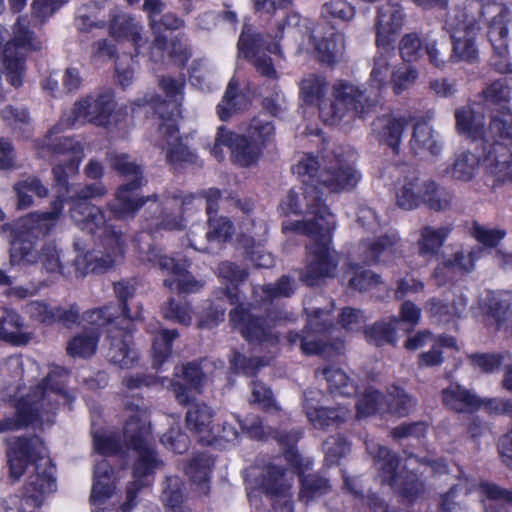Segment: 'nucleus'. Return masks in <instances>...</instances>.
Listing matches in <instances>:
<instances>
[{
  "label": "nucleus",
  "mask_w": 512,
  "mask_h": 512,
  "mask_svg": "<svg viewBox=\"0 0 512 512\" xmlns=\"http://www.w3.org/2000/svg\"><path fill=\"white\" fill-rule=\"evenodd\" d=\"M160 87L168 101L155 106V111L162 119L158 132L161 140L158 145L167 149L166 158L170 163L192 161L193 154L181 142L177 128V118L180 115V104L183 100L184 79L163 77Z\"/></svg>",
  "instance_id": "1a4fd4ad"
},
{
  "label": "nucleus",
  "mask_w": 512,
  "mask_h": 512,
  "mask_svg": "<svg viewBox=\"0 0 512 512\" xmlns=\"http://www.w3.org/2000/svg\"><path fill=\"white\" fill-rule=\"evenodd\" d=\"M161 500L166 507H169L172 512L179 509H188L183 507L184 501L183 483L177 476L166 477L163 482V489Z\"/></svg>",
  "instance_id": "5fc2aeb1"
},
{
  "label": "nucleus",
  "mask_w": 512,
  "mask_h": 512,
  "mask_svg": "<svg viewBox=\"0 0 512 512\" xmlns=\"http://www.w3.org/2000/svg\"><path fill=\"white\" fill-rule=\"evenodd\" d=\"M107 160L113 170L129 179L117 189L115 199L108 204V209L117 219L133 216L145 203L133 195L134 191L145 184L142 168L126 153L111 151L107 153Z\"/></svg>",
  "instance_id": "ddd939ff"
},
{
  "label": "nucleus",
  "mask_w": 512,
  "mask_h": 512,
  "mask_svg": "<svg viewBox=\"0 0 512 512\" xmlns=\"http://www.w3.org/2000/svg\"><path fill=\"white\" fill-rule=\"evenodd\" d=\"M45 145L51 147L52 152L57 156L63 157V159L59 160V163L52 169L57 187V196L52 202L51 210L42 213L33 212L27 219V222L30 223L29 227H34L33 225L36 223L37 228L43 232L51 230L55 225L63 211L66 197L74 200L70 209L71 212L78 203H88L87 199L102 197L107 192L101 183L89 185L69 184L68 178L78 172L79 164L84 158V148L80 142L70 138H60L54 143L50 136Z\"/></svg>",
  "instance_id": "f03ea898"
},
{
  "label": "nucleus",
  "mask_w": 512,
  "mask_h": 512,
  "mask_svg": "<svg viewBox=\"0 0 512 512\" xmlns=\"http://www.w3.org/2000/svg\"><path fill=\"white\" fill-rule=\"evenodd\" d=\"M419 71L409 65H402L391 72V84L393 91L400 94L412 87L418 79Z\"/></svg>",
  "instance_id": "0e129e2a"
},
{
  "label": "nucleus",
  "mask_w": 512,
  "mask_h": 512,
  "mask_svg": "<svg viewBox=\"0 0 512 512\" xmlns=\"http://www.w3.org/2000/svg\"><path fill=\"white\" fill-rule=\"evenodd\" d=\"M24 324L20 315L5 306H0V340L24 345L31 340V334L23 331Z\"/></svg>",
  "instance_id": "4c0bfd02"
},
{
  "label": "nucleus",
  "mask_w": 512,
  "mask_h": 512,
  "mask_svg": "<svg viewBox=\"0 0 512 512\" xmlns=\"http://www.w3.org/2000/svg\"><path fill=\"white\" fill-rule=\"evenodd\" d=\"M141 259L151 262L170 275V278L164 280V286L170 290H176L179 293H194L199 291L204 285L203 282L196 280L187 271L189 267L187 261L182 262L174 257L163 255L155 247H149Z\"/></svg>",
  "instance_id": "6ab92c4d"
},
{
  "label": "nucleus",
  "mask_w": 512,
  "mask_h": 512,
  "mask_svg": "<svg viewBox=\"0 0 512 512\" xmlns=\"http://www.w3.org/2000/svg\"><path fill=\"white\" fill-rule=\"evenodd\" d=\"M251 402L257 403L267 412H279L280 407L276 403L271 390L263 383L254 381L251 387Z\"/></svg>",
  "instance_id": "338daca9"
},
{
  "label": "nucleus",
  "mask_w": 512,
  "mask_h": 512,
  "mask_svg": "<svg viewBox=\"0 0 512 512\" xmlns=\"http://www.w3.org/2000/svg\"><path fill=\"white\" fill-rule=\"evenodd\" d=\"M404 17L403 9L398 3L388 1L378 8L375 26L379 47L389 46L392 37L402 28Z\"/></svg>",
  "instance_id": "c756f323"
},
{
  "label": "nucleus",
  "mask_w": 512,
  "mask_h": 512,
  "mask_svg": "<svg viewBox=\"0 0 512 512\" xmlns=\"http://www.w3.org/2000/svg\"><path fill=\"white\" fill-rule=\"evenodd\" d=\"M355 14V7L346 0H330L321 8V16L325 19L349 22Z\"/></svg>",
  "instance_id": "052dcab7"
},
{
  "label": "nucleus",
  "mask_w": 512,
  "mask_h": 512,
  "mask_svg": "<svg viewBox=\"0 0 512 512\" xmlns=\"http://www.w3.org/2000/svg\"><path fill=\"white\" fill-rule=\"evenodd\" d=\"M314 44L317 58L325 64H334L342 59L345 52V36L329 27L325 33L318 27L309 36Z\"/></svg>",
  "instance_id": "cd10ccee"
},
{
  "label": "nucleus",
  "mask_w": 512,
  "mask_h": 512,
  "mask_svg": "<svg viewBox=\"0 0 512 512\" xmlns=\"http://www.w3.org/2000/svg\"><path fill=\"white\" fill-rule=\"evenodd\" d=\"M230 322L250 343L274 345L278 341L277 334L265 320L258 318L241 305L230 312Z\"/></svg>",
  "instance_id": "393cba45"
},
{
  "label": "nucleus",
  "mask_w": 512,
  "mask_h": 512,
  "mask_svg": "<svg viewBox=\"0 0 512 512\" xmlns=\"http://www.w3.org/2000/svg\"><path fill=\"white\" fill-rule=\"evenodd\" d=\"M300 482L301 490L299 497L305 502H309L314 497L325 494L330 488L328 480L316 474L301 476Z\"/></svg>",
  "instance_id": "680f3d73"
},
{
  "label": "nucleus",
  "mask_w": 512,
  "mask_h": 512,
  "mask_svg": "<svg viewBox=\"0 0 512 512\" xmlns=\"http://www.w3.org/2000/svg\"><path fill=\"white\" fill-rule=\"evenodd\" d=\"M237 86V82L234 79H231L221 102L217 106V113L222 121L229 119L239 108Z\"/></svg>",
  "instance_id": "774afa93"
},
{
  "label": "nucleus",
  "mask_w": 512,
  "mask_h": 512,
  "mask_svg": "<svg viewBox=\"0 0 512 512\" xmlns=\"http://www.w3.org/2000/svg\"><path fill=\"white\" fill-rule=\"evenodd\" d=\"M98 340L99 332L85 329L68 341L67 353L71 357L89 358L96 352Z\"/></svg>",
  "instance_id": "09e8293b"
},
{
  "label": "nucleus",
  "mask_w": 512,
  "mask_h": 512,
  "mask_svg": "<svg viewBox=\"0 0 512 512\" xmlns=\"http://www.w3.org/2000/svg\"><path fill=\"white\" fill-rule=\"evenodd\" d=\"M374 105V98L363 85L338 80L332 86L330 97L320 102L318 114L325 125L344 127L364 118Z\"/></svg>",
  "instance_id": "6e6552de"
},
{
  "label": "nucleus",
  "mask_w": 512,
  "mask_h": 512,
  "mask_svg": "<svg viewBox=\"0 0 512 512\" xmlns=\"http://www.w3.org/2000/svg\"><path fill=\"white\" fill-rule=\"evenodd\" d=\"M478 149L482 150V164L487 181L492 186L512 184V153L507 145L500 142L484 144Z\"/></svg>",
  "instance_id": "4be33fe9"
},
{
  "label": "nucleus",
  "mask_w": 512,
  "mask_h": 512,
  "mask_svg": "<svg viewBox=\"0 0 512 512\" xmlns=\"http://www.w3.org/2000/svg\"><path fill=\"white\" fill-rule=\"evenodd\" d=\"M458 481L459 482L442 497L441 507L445 511L451 509L450 500L455 496L456 492L459 491L467 495L476 488L486 497V500H484L485 512H507L503 504L512 505V489H504L490 482L478 483L475 479H471L464 474L459 477Z\"/></svg>",
  "instance_id": "f3484780"
},
{
  "label": "nucleus",
  "mask_w": 512,
  "mask_h": 512,
  "mask_svg": "<svg viewBox=\"0 0 512 512\" xmlns=\"http://www.w3.org/2000/svg\"><path fill=\"white\" fill-rule=\"evenodd\" d=\"M476 0H455L447 12L444 28L452 38L450 61L475 63L479 59L477 36L481 27L472 10H478Z\"/></svg>",
  "instance_id": "9d476101"
},
{
  "label": "nucleus",
  "mask_w": 512,
  "mask_h": 512,
  "mask_svg": "<svg viewBox=\"0 0 512 512\" xmlns=\"http://www.w3.org/2000/svg\"><path fill=\"white\" fill-rule=\"evenodd\" d=\"M71 218L81 230L92 234L99 246L98 250L84 253L76 245L77 256L73 265L77 273L83 276L97 268H108L123 256V236L105 220L99 207L91 203H78L71 211Z\"/></svg>",
  "instance_id": "7ed1b4c3"
},
{
  "label": "nucleus",
  "mask_w": 512,
  "mask_h": 512,
  "mask_svg": "<svg viewBox=\"0 0 512 512\" xmlns=\"http://www.w3.org/2000/svg\"><path fill=\"white\" fill-rule=\"evenodd\" d=\"M455 119L457 131L470 138L475 149L488 143L487 129L481 113H476L471 106L466 105L455 110Z\"/></svg>",
  "instance_id": "c9c22d12"
},
{
  "label": "nucleus",
  "mask_w": 512,
  "mask_h": 512,
  "mask_svg": "<svg viewBox=\"0 0 512 512\" xmlns=\"http://www.w3.org/2000/svg\"><path fill=\"white\" fill-rule=\"evenodd\" d=\"M366 450L373 458V466L381 482L389 484L407 498H412L423 491V483L415 474H408L405 479L398 475V458L389 449L371 440L366 441Z\"/></svg>",
  "instance_id": "4468645a"
},
{
  "label": "nucleus",
  "mask_w": 512,
  "mask_h": 512,
  "mask_svg": "<svg viewBox=\"0 0 512 512\" xmlns=\"http://www.w3.org/2000/svg\"><path fill=\"white\" fill-rule=\"evenodd\" d=\"M114 489L113 470L107 460L97 462L94 468V484L92 487L91 501L94 505L101 504L109 498Z\"/></svg>",
  "instance_id": "79ce46f5"
},
{
  "label": "nucleus",
  "mask_w": 512,
  "mask_h": 512,
  "mask_svg": "<svg viewBox=\"0 0 512 512\" xmlns=\"http://www.w3.org/2000/svg\"><path fill=\"white\" fill-rule=\"evenodd\" d=\"M307 20L298 14H290L278 26L275 38L277 41L270 42L268 35L256 33L248 25H245L239 37L237 48L238 56L246 58L254 67L256 72L268 79H277L278 74L271 57L264 53L265 50L272 54L281 55L279 41L289 39L298 42L304 34L310 32Z\"/></svg>",
  "instance_id": "423d86ee"
},
{
  "label": "nucleus",
  "mask_w": 512,
  "mask_h": 512,
  "mask_svg": "<svg viewBox=\"0 0 512 512\" xmlns=\"http://www.w3.org/2000/svg\"><path fill=\"white\" fill-rule=\"evenodd\" d=\"M213 416L214 411L205 403H191L186 412L187 428L196 433L205 445L215 444V426H211Z\"/></svg>",
  "instance_id": "72a5a7b5"
},
{
  "label": "nucleus",
  "mask_w": 512,
  "mask_h": 512,
  "mask_svg": "<svg viewBox=\"0 0 512 512\" xmlns=\"http://www.w3.org/2000/svg\"><path fill=\"white\" fill-rule=\"evenodd\" d=\"M321 374L333 397H351L356 394L357 386L344 370L337 367H325Z\"/></svg>",
  "instance_id": "37998d69"
},
{
  "label": "nucleus",
  "mask_w": 512,
  "mask_h": 512,
  "mask_svg": "<svg viewBox=\"0 0 512 512\" xmlns=\"http://www.w3.org/2000/svg\"><path fill=\"white\" fill-rule=\"evenodd\" d=\"M116 103L114 93L110 89L99 90L79 98L73 105L70 114L63 116L51 134L58 133L64 128L83 126L86 123L108 128L117 125L119 110L113 114Z\"/></svg>",
  "instance_id": "9b49d317"
},
{
  "label": "nucleus",
  "mask_w": 512,
  "mask_h": 512,
  "mask_svg": "<svg viewBox=\"0 0 512 512\" xmlns=\"http://www.w3.org/2000/svg\"><path fill=\"white\" fill-rule=\"evenodd\" d=\"M142 27L139 22L127 14L114 15L111 21L110 32L113 37L132 42L137 50L145 43L141 36Z\"/></svg>",
  "instance_id": "a19ab883"
},
{
  "label": "nucleus",
  "mask_w": 512,
  "mask_h": 512,
  "mask_svg": "<svg viewBox=\"0 0 512 512\" xmlns=\"http://www.w3.org/2000/svg\"><path fill=\"white\" fill-rule=\"evenodd\" d=\"M204 197L206 212L209 216V230L205 232L202 226H195L188 234L190 247L199 252H208L209 242H224L228 240L234 232L233 224L229 219L223 216H212L218 209V201L221 198L220 191L215 188H210L206 190Z\"/></svg>",
  "instance_id": "dca6fc26"
},
{
  "label": "nucleus",
  "mask_w": 512,
  "mask_h": 512,
  "mask_svg": "<svg viewBox=\"0 0 512 512\" xmlns=\"http://www.w3.org/2000/svg\"><path fill=\"white\" fill-rule=\"evenodd\" d=\"M319 163L311 154H304L293 167V172L301 177H307L303 180V184L319 183Z\"/></svg>",
  "instance_id": "69168bd1"
},
{
  "label": "nucleus",
  "mask_w": 512,
  "mask_h": 512,
  "mask_svg": "<svg viewBox=\"0 0 512 512\" xmlns=\"http://www.w3.org/2000/svg\"><path fill=\"white\" fill-rule=\"evenodd\" d=\"M261 233H254L255 236H258V239L251 236L249 239L244 240V245L247 250V254L249 259L257 266L261 268H269L273 266L274 259L270 253H267L260 244V237L266 233V225H260Z\"/></svg>",
  "instance_id": "6e6d98bb"
},
{
  "label": "nucleus",
  "mask_w": 512,
  "mask_h": 512,
  "mask_svg": "<svg viewBox=\"0 0 512 512\" xmlns=\"http://www.w3.org/2000/svg\"><path fill=\"white\" fill-rule=\"evenodd\" d=\"M452 228L450 226H424L418 240L419 251L424 256H434L443 246Z\"/></svg>",
  "instance_id": "a18cd8bd"
},
{
  "label": "nucleus",
  "mask_w": 512,
  "mask_h": 512,
  "mask_svg": "<svg viewBox=\"0 0 512 512\" xmlns=\"http://www.w3.org/2000/svg\"><path fill=\"white\" fill-rule=\"evenodd\" d=\"M272 122L258 116L251 120L247 135H241L220 126L217 130L211 154L218 160L224 158L222 147H227L233 163L241 167H250L260 158L263 147L274 136Z\"/></svg>",
  "instance_id": "0eeeda50"
},
{
  "label": "nucleus",
  "mask_w": 512,
  "mask_h": 512,
  "mask_svg": "<svg viewBox=\"0 0 512 512\" xmlns=\"http://www.w3.org/2000/svg\"><path fill=\"white\" fill-rule=\"evenodd\" d=\"M66 370L55 366L35 388L21 397L17 403L16 418H5L0 421V433L12 431L29 424H51L60 399L67 403L73 397L64 390L62 378Z\"/></svg>",
  "instance_id": "39448f33"
},
{
  "label": "nucleus",
  "mask_w": 512,
  "mask_h": 512,
  "mask_svg": "<svg viewBox=\"0 0 512 512\" xmlns=\"http://www.w3.org/2000/svg\"><path fill=\"white\" fill-rule=\"evenodd\" d=\"M345 276L348 278L350 287L359 291L368 290L380 283L379 275L358 264H349Z\"/></svg>",
  "instance_id": "4d7b16f0"
},
{
  "label": "nucleus",
  "mask_w": 512,
  "mask_h": 512,
  "mask_svg": "<svg viewBox=\"0 0 512 512\" xmlns=\"http://www.w3.org/2000/svg\"><path fill=\"white\" fill-rule=\"evenodd\" d=\"M479 17L491 16L488 22L487 36L493 51L499 57H505L508 51V26L511 22V14L503 4H480L478 10L468 12Z\"/></svg>",
  "instance_id": "412c9836"
},
{
  "label": "nucleus",
  "mask_w": 512,
  "mask_h": 512,
  "mask_svg": "<svg viewBox=\"0 0 512 512\" xmlns=\"http://www.w3.org/2000/svg\"><path fill=\"white\" fill-rule=\"evenodd\" d=\"M32 213L27 215L22 220V232L18 238L12 242L10 248V262L12 265H33L39 262V252L36 249V238L46 235L50 230L43 232L37 228L35 223L34 227H29L30 223L27 219Z\"/></svg>",
  "instance_id": "bb28decb"
},
{
  "label": "nucleus",
  "mask_w": 512,
  "mask_h": 512,
  "mask_svg": "<svg viewBox=\"0 0 512 512\" xmlns=\"http://www.w3.org/2000/svg\"><path fill=\"white\" fill-rule=\"evenodd\" d=\"M130 321L116 330L110 329L107 335L106 357L121 368H130L138 359L137 351L132 347Z\"/></svg>",
  "instance_id": "a878e982"
},
{
  "label": "nucleus",
  "mask_w": 512,
  "mask_h": 512,
  "mask_svg": "<svg viewBox=\"0 0 512 512\" xmlns=\"http://www.w3.org/2000/svg\"><path fill=\"white\" fill-rule=\"evenodd\" d=\"M84 320L91 325L89 329H94L98 332V329L102 326H109V329L116 330L119 324L123 325L125 322H121L119 316V309L116 306H105L100 309H93L85 312Z\"/></svg>",
  "instance_id": "603ef678"
},
{
  "label": "nucleus",
  "mask_w": 512,
  "mask_h": 512,
  "mask_svg": "<svg viewBox=\"0 0 512 512\" xmlns=\"http://www.w3.org/2000/svg\"><path fill=\"white\" fill-rule=\"evenodd\" d=\"M46 448L39 437L17 438L7 452L10 476L17 480L26 470L29 476L23 493L24 503L39 507L57 489L54 467L45 459Z\"/></svg>",
  "instance_id": "20e7f679"
},
{
  "label": "nucleus",
  "mask_w": 512,
  "mask_h": 512,
  "mask_svg": "<svg viewBox=\"0 0 512 512\" xmlns=\"http://www.w3.org/2000/svg\"><path fill=\"white\" fill-rule=\"evenodd\" d=\"M383 401L384 397L379 391L371 387L366 388L356 404L357 418L361 419L377 413Z\"/></svg>",
  "instance_id": "e2e57ef3"
},
{
  "label": "nucleus",
  "mask_w": 512,
  "mask_h": 512,
  "mask_svg": "<svg viewBox=\"0 0 512 512\" xmlns=\"http://www.w3.org/2000/svg\"><path fill=\"white\" fill-rule=\"evenodd\" d=\"M477 154L466 150L458 154L451 166L448 168V173L455 180L462 182H469L477 174L479 163L482 161V150L475 149Z\"/></svg>",
  "instance_id": "ea45409f"
},
{
  "label": "nucleus",
  "mask_w": 512,
  "mask_h": 512,
  "mask_svg": "<svg viewBox=\"0 0 512 512\" xmlns=\"http://www.w3.org/2000/svg\"><path fill=\"white\" fill-rule=\"evenodd\" d=\"M263 489L271 496H276L274 512H293L289 482L284 469L277 465L268 467L262 482Z\"/></svg>",
  "instance_id": "7c9ffc66"
},
{
  "label": "nucleus",
  "mask_w": 512,
  "mask_h": 512,
  "mask_svg": "<svg viewBox=\"0 0 512 512\" xmlns=\"http://www.w3.org/2000/svg\"><path fill=\"white\" fill-rule=\"evenodd\" d=\"M443 405L455 412H474L482 407V399L458 383H451L441 392Z\"/></svg>",
  "instance_id": "e433bc0d"
},
{
  "label": "nucleus",
  "mask_w": 512,
  "mask_h": 512,
  "mask_svg": "<svg viewBox=\"0 0 512 512\" xmlns=\"http://www.w3.org/2000/svg\"><path fill=\"white\" fill-rule=\"evenodd\" d=\"M381 51L374 57L373 65L370 73L371 86L377 91L382 90L386 84L390 71V59L393 51L388 46L380 47Z\"/></svg>",
  "instance_id": "864d4df0"
},
{
  "label": "nucleus",
  "mask_w": 512,
  "mask_h": 512,
  "mask_svg": "<svg viewBox=\"0 0 512 512\" xmlns=\"http://www.w3.org/2000/svg\"><path fill=\"white\" fill-rule=\"evenodd\" d=\"M162 315L165 319L184 326H189L193 319L191 306L188 303L176 302L173 298L163 304Z\"/></svg>",
  "instance_id": "bf43d9fd"
},
{
  "label": "nucleus",
  "mask_w": 512,
  "mask_h": 512,
  "mask_svg": "<svg viewBox=\"0 0 512 512\" xmlns=\"http://www.w3.org/2000/svg\"><path fill=\"white\" fill-rule=\"evenodd\" d=\"M212 466L213 460L202 454L193 458L186 468V474L194 484L198 485L202 494H207L209 491L208 481Z\"/></svg>",
  "instance_id": "8fccbe9b"
},
{
  "label": "nucleus",
  "mask_w": 512,
  "mask_h": 512,
  "mask_svg": "<svg viewBox=\"0 0 512 512\" xmlns=\"http://www.w3.org/2000/svg\"><path fill=\"white\" fill-rule=\"evenodd\" d=\"M361 175L352 162L340 155L325 160V165L319 175V183L330 192L352 190L359 182Z\"/></svg>",
  "instance_id": "b1692460"
},
{
  "label": "nucleus",
  "mask_w": 512,
  "mask_h": 512,
  "mask_svg": "<svg viewBox=\"0 0 512 512\" xmlns=\"http://www.w3.org/2000/svg\"><path fill=\"white\" fill-rule=\"evenodd\" d=\"M205 192L201 196L182 195L174 193L163 199L161 204L153 202L151 208L159 215L152 218V222L146 225L148 230L162 227L167 230H181L185 227L186 217L194 210H199L205 202Z\"/></svg>",
  "instance_id": "2eb2a0df"
},
{
  "label": "nucleus",
  "mask_w": 512,
  "mask_h": 512,
  "mask_svg": "<svg viewBox=\"0 0 512 512\" xmlns=\"http://www.w3.org/2000/svg\"><path fill=\"white\" fill-rule=\"evenodd\" d=\"M435 112L430 110L426 113L427 120H418L414 124L412 137L409 145L411 151L416 156H437L442 150V145L439 141L437 133L433 127L428 123V120L434 118Z\"/></svg>",
  "instance_id": "2f4dec72"
},
{
  "label": "nucleus",
  "mask_w": 512,
  "mask_h": 512,
  "mask_svg": "<svg viewBox=\"0 0 512 512\" xmlns=\"http://www.w3.org/2000/svg\"><path fill=\"white\" fill-rule=\"evenodd\" d=\"M141 259L151 262L170 275V278L164 280V286L170 290H176L179 293H194L199 291L204 285L203 282L196 280L187 271L189 267L187 261L182 262L174 257L163 255L155 247H149Z\"/></svg>",
  "instance_id": "a211bd4d"
},
{
  "label": "nucleus",
  "mask_w": 512,
  "mask_h": 512,
  "mask_svg": "<svg viewBox=\"0 0 512 512\" xmlns=\"http://www.w3.org/2000/svg\"><path fill=\"white\" fill-rule=\"evenodd\" d=\"M308 395L309 392H305L304 409L308 421L315 428L338 427L350 418L351 410L348 407L342 405L335 408L318 407L313 404Z\"/></svg>",
  "instance_id": "f704fd0d"
},
{
  "label": "nucleus",
  "mask_w": 512,
  "mask_h": 512,
  "mask_svg": "<svg viewBox=\"0 0 512 512\" xmlns=\"http://www.w3.org/2000/svg\"><path fill=\"white\" fill-rule=\"evenodd\" d=\"M488 145L496 141L503 145L512 144V112L508 109L499 111L491 119L487 129Z\"/></svg>",
  "instance_id": "49530a36"
},
{
  "label": "nucleus",
  "mask_w": 512,
  "mask_h": 512,
  "mask_svg": "<svg viewBox=\"0 0 512 512\" xmlns=\"http://www.w3.org/2000/svg\"><path fill=\"white\" fill-rule=\"evenodd\" d=\"M328 91V82L320 74L310 73L305 75L299 83V96L308 105H320Z\"/></svg>",
  "instance_id": "c03bdc74"
},
{
  "label": "nucleus",
  "mask_w": 512,
  "mask_h": 512,
  "mask_svg": "<svg viewBox=\"0 0 512 512\" xmlns=\"http://www.w3.org/2000/svg\"><path fill=\"white\" fill-rule=\"evenodd\" d=\"M485 304L499 327L506 325L507 321H512V292H489Z\"/></svg>",
  "instance_id": "de8ad7c7"
},
{
  "label": "nucleus",
  "mask_w": 512,
  "mask_h": 512,
  "mask_svg": "<svg viewBox=\"0 0 512 512\" xmlns=\"http://www.w3.org/2000/svg\"><path fill=\"white\" fill-rule=\"evenodd\" d=\"M148 331L154 335L152 342L153 367L158 369L168 359L172 351V341L177 338L175 329L161 328L159 324L150 325Z\"/></svg>",
  "instance_id": "58836bf2"
},
{
  "label": "nucleus",
  "mask_w": 512,
  "mask_h": 512,
  "mask_svg": "<svg viewBox=\"0 0 512 512\" xmlns=\"http://www.w3.org/2000/svg\"><path fill=\"white\" fill-rule=\"evenodd\" d=\"M279 210L283 214H304L302 221L283 223V230L296 231L311 238L302 280L314 286L322 279L333 277L339 262L336 251L330 247L336 220L318 186L304 183L298 189H291L279 204Z\"/></svg>",
  "instance_id": "f257e3e1"
},
{
  "label": "nucleus",
  "mask_w": 512,
  "mask_h": 512,
  "mask_svg": "<svg viewBox=\"0 0 512 512\" xmlns=\"http://www.w3.org/2000/svg\"><path fill=\"white\" fill-rule=\"evenodd\" d=\"M399 324V319L395 316L391 317L388 322L379 321L371 327L365 329V336L368 342L376 346L383 344H395L396 327Z\"/></svg>",
  "instance_id": "3c124183"
},
{
  "label": "nucleus",
  "mask_w": 512,
  "mask_h": 512,
  "mask_svg": "<svg viewBox=\"0 0 512 512\" xmlns=\"http://www.w3.org/2000/svg\"><path fill=\"white\" fill-rule=\"evenodd\" d=\"M395 199L396 205L404 210H413L423 203L432 210L442 211L451 206L453 194L433 179L411 172L399 180Z\"/></svg>",
  "instance_id": "f8f14e48"
},
{
  "label": "nucleus",
  "mask_w": 512,
  "mask_h": 512,
  "mask_svg": "<svg viewBox=\"0 0 512 512\" xmlns=\"http://www.w3.org/2000/svg\"><path fill=\"white\" fill-rule=\"evenodd\" d=\"M407 125L408 121L405 117L386 114L373 121L372 131L380 144L398 153Z\"/></svg>",
  "instance_id": "473e14b6"
},
{
  "label": "nucleus",
  "mask_w": 512,
  "mask_h": 512,
  "mask_svg": "<svg viewBox=\"0 0 512 512\" xmlns=\"http://www.w3.org/2000/svg\"><path fill=\"white\" fill-rule=\"evenodd\" d=\"M307 324L303 335L290 332L287 340L291 345L300 344L302 352L306 355L322 354L327 351V345L321 335L332 327L330 311L320 308H305Z\"/></svg>",
  "instance_id": "aec40b11"
},
{
  "label": "nucleus",
  "mask_w": 512,
  "mask_h": 512,
  "mask_svg": "<svg viewBox=\"0 0 512 512\" xmlns=\"http://www.w3.org/2000/svg\"><path fill=\"white\" fill-rule=\"evenodd\" d=\"M400 237L396 231H388L384 235L366 239L360 244L363 261L368 264L388 263L399 253Z\"/></svg>",
  "instance_id": "c85d7f7f"
},
{
  "label": "nucleus",
  "mask_w": 512,
  "mask_h": 512,
  "mask_svg": "<svg viewBox=\"0 0 512 512\" xmlns=\"http://www.w3.org/2000/svg\"><path fill=\"white\" fill-rule=\"evenodd\" d=\"M485 249L475 246L471 249H459L445 257L435 268L433 278L437 285H445L470 273L475 262L481 258Z\"/></svg>",
  "instance_id": "5701e85b"
},
{
  "label": "nucleus",
  "mask_w": 512,
  "mask_h": 512,
  "mask_svg": "<svg viewBox=\"0 0 512 512\" xmlns=\"http://www.w3.org/2000/svg\"><path fill=\"white\" fill-rule=\"evenodd\" d=\"M218 273L221 278L227 280L233 285L232 288H226L225 294L231 304L236 303L238 301L236 287L239 283L243 282L246 279V271L240 269L237 265L233 263L223 262L218 267Z\"/></svg>",
  "instance_id": "13d9d810"
}]
</instances>
